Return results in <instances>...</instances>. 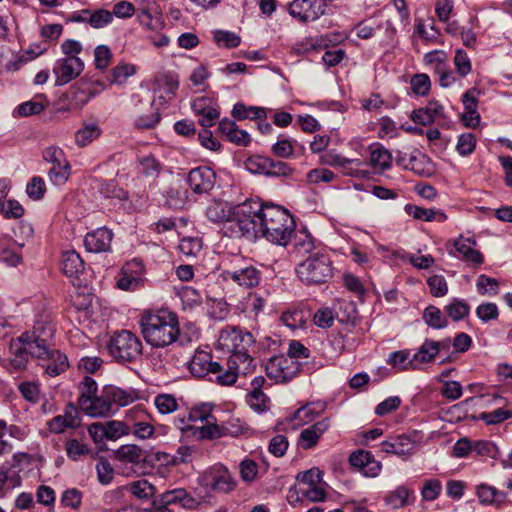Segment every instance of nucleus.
Here are the masks:
<instances>
[{
    "label": "nucleus",
    "instance_id": "f257e3e1",
    "mask_svg": "<svg viewBox=\"0 0 512 512\" xmlns=\"http://www.w3.org/2000/svg\"><path fill=\"white\" fill-rule=\"evenodd\" d=\"M240 236L248 240L258 237L286 247L292 240L296 224L289 211L280 205L246 201L237 209Z\"/></svg>",
    "mask_w": 512,
    "mask_h": 512
},
{
    "label": "nucleus",
    "instance_id": "3c124183",
    "mask_svg": "<svg viewBox=\"0 0 512 512\" xmlns=\"http://www.w3.org/2000/svg\"><path fill=\"white\" fill-rule=\"evenodd\" d=\"M363 162L360 159H349L342 157L338 168L346 176L364 177L365 172L361 169Z\"/></svg>",
    "mask_w": 512,
    "mask_h": 512
},
{
    "label": "nucleus",
    "instance_id": "ddd939ff",
    "mask_svg": "<svg viewBox=\"0 0 512 512\" xmlns=\"http://www.w3.org/2000/svg\"><path fill=\"white\" fill-rule=\"evenodd\" d=\"M216 174L208 166H199L189 171L187 183L196 194L208 193L215 185Z\"/></svg>",
    "mask_w": 512,
    "mask_h": 512
},
{
    "label": "nucleus",
    "instance_id": "6ab92c4d",
    "mask_svg": "<svg viewBox=\"0 0 512 512\" xmlns=\"http://www.w3.org/2000/svg\"><path fill=\"white\" fill-rule=\"evenodd\" d=\"M106 386L100 395L96 394L81 410L90 417H106L114 412Z\"/></svg>",
    "mask_w": 512,
    "mask_h": 512
},
{
    "label": "nucleus",
    "instance_id": "c756f323",
    "mask_svg": "<svg viewBox=\"0 0 512 512\" xmlns=\"http://www.w3.org/2000/svg\"><path fill=\"white\" fill-rule=\"evenodd\" d=\"M9 187L5 180H0V212L5 218H20L24 214V209L16 200L4 201Z\"/></svg>",
    "mask_w": 512,
    "mask_h": 512
},
{
    "label": "nucleus",
    "instance_id": "c85d7f7f",
    "mask_svg": "<svg viewBox=\"0 0 512 512\" xmlns=\"http://www.w3.org/2000/svg\"><path fill=\"white\" fill-rule=\"evenodd\" d=\"M116 459L119 462L130 463L133 466H144L145 456L141 447L135 444H126L120 446L116 453Z\"/></svg>",
    "mask_w": 512,
    "mask_h": 512
},
{
    "label": "nucleus",
    "instance_id": "aec40b11",
    "mask_svg": "<svg viewBox=\"0 0 512 512\" xmlns=\"http://www.w3.org/2000/svg\"><path fill=\"white\" fill-rule=\"evenodd\" d=\"M380 447L384 453L406 456L413 453L415 441L409 435L400 434L381 442Z\"/></svg>",
    "mask_w": 512,
    "mask_h": 512
},
{
    "label": "nucleus",
    "instance_id": "5701e85b",
    "mask_svg": "<svg viewBox=\"0 0 512 512\" xmlns=\"http://www.w3.org/2000/svg\"><path fill=\"white\" fill-rule=\"evenodd\" d=\"M290 243L292 244V254L296 257L310 254L316 248L315 239L306 228L299 230L294 228Z\"/></svg>",
    "mask_w": 512,
    "mask_h": 512
},
{
    "label": "nucleus",
    "instance_id": "052dcab7",
    "mask_svg": "<svg viewBox=\"0 0 512 512\" xmlns=\"http://www.w3.org/2000/svg\"><path fill=\"white\" fill-rule=\"evenodd\" d=\"M202 249V240L198 237H185L179 243V251L188 257L196 256Z\"/></svg>",
    "mask_w": 512,
    "mask_h": 512
},
{
    "label": "nucleus",
    "instance_id": "6e6552de",
    "mask_svg": "<svg viewBox=\"0 0 512 512\" xmlns=\"http://www.w3.org/2000/svg\"><path fill=\"white\" fill-rule=\"evenodd\" d=\"M44 161L51 164L48 178L53 185H64L71 174V166L64 151L58 146H49L43 150Z\"/></svg>",
    "mask_w": 512,
    "mask_h": 512
},
{
    "label": "nucleus",
    "instance_id": "393cba45",
    "mask_svg": "<svg viewBox=\"0 0 512 512\" xmlns=\"http://www.w3.org/2000/svg\"><path fill=\"white\" fill-rule=\"evenodd\" d=\"M192 108L199 116V123L203 127H212L220 116L219 110L215 106H212L205 97L196 99Z\"/></svg>",
    "mask_w": 512,
    "mask_h": 512
},
{
    "label": "nucleus",
    "instance_id": "69168bd1",
    "mask_svg": "<svg viewBox=\"0 0 512 512\" xmlns=\"http://www.w3.org/2000/svg\"><path fill=\"white\" fill-rule=\"evenodd\" d=\"M477 291L481 295H496L498 293L499 282L495 278L480 275L476 282Z\"/></svg>",
    "mask_w": 512,
    "mask_h": 512
},
{
    "label": "nucleus",
    "instance_id": "09e8293b",
    "mask_svg": "<svg viewBox=\"0 0 512 512\" xmlns=\"http://www.w3.org/2000/svg\"><path fill=\"white\" fill-rule=\"evenodd\" d=\"M113 22V14L106 9L90 10L88 24L94 29H101Z\"/></svg>",
    "mask_w": 512,
    "mask_h": 512
},
{
    "label": "nucleus",
    "instance_id": "4be33fe9",
    "mask_svg": "<svg viewBox=\"0 0 512 512\" xmlns=\"http://www.w3.org/2000/svg\"><path fill=\"white\" fill-rule=\"evenodd\" d=\"M444 117V107L436 100L429 101L428 104L411 113V120L417 124L427 126L432 124L437 118Z\"/></svg>",
    "mask_w": 512,
    "mask_h": 512
},
{
    "label": "nucleus",
    "instance_id": "9b49d317",
    "mask_svg": "<svg viewBox=\"0 0 512 512\" xmlns=\"http://www.w3.org/2000/svg\"><path fill=\"white\" fill-rule=\"evenodd\" d=\"M245 202L236 206H230L223 201H211L206 207V217L213 223H226L231 228V236H240L239 222L236 215L237 209L243 206Z\"/></svg>",
    "mask_w": 512,
    "mask_h": 512
},
{
    "label": "nucleus",
    "instance_id": "f8f14e48",
    "mask_svg": "<svg viewBox=\"0 0 512 512\" xmlns=\"http://www.w3.org/2000/svg\"><path fill=\"white\" fill-rule=\"evenodd\" d=\"M325 0H293L289 7V14L302 23L312 22L320 18L325 12Z\"/></svg>",
    "mask_w": 512,
    "mask_h": 512
},
{
    "label": "nucleus",
    "instance_id": "338daca9",
    "mask_svg": "<svg viewBox=\"0 0 512 512\" xmlns=\"http://www.w3.org/2000/svg\"><path fill=\"white\" fill-rule=\"evenodd\" d=\"M136 72L135 66L131 64H122L114 67L111 71V83L122 84L124 83L130 76L134 75Z\"/></svg>",
    "mask_w": 512,
    "mask_h": 512
},
{
    "label": "nucleus",
    "instance_id": "37998d69",
    "mask_svg": "<svg viewBox=\"0 0 512 512\" xmlns=\"http://www.w3.org/2000/svg\"><path fill=\"white\" fill-rule=\"evenodd\" d=\"M444 311L453 321H461L469 315V304L458 298H454L449 304L444 307Z\"/></svg>",
    "mask_w": 512,
    "mask_h": 512
},
{
    "label": "nucleus",
    "instance_id": "5fc2aeb1",
    "mask_svg": "<svg viewBox=\"0 0 512 512\" xmlns=\"http://www.w3.org/2000/svg\"><path fill=\"white\" fill-rule=\"evenodd\" d=\"M476 316L483 323L497 320L499 317L498 306L493 302H484L477 306L475 310Z\"/></svg>",
    "mask_w": 512,
    "mask_h": 512
},
{
    "label": "nucleus",
    "instance_id": "a211bd4d",
    "mask_svg": "<svg viewBox=\"0 0 512 512\" xmlns=\"http://www.w3.org/2000/svg\"><path fill=\"white\" fill-rule=\"evenodd\" d=\"M330 419L328 417L303 429L298 438V445L305 450L315 447L322 435L329 429Z\"/></svg>",
    "mask_w": 512,
    "mask_h": 512
},
{
    "label": "nucleus",
    "instance_id": "0e129e2a",
    "mask_svg": "<svg viewBox=\"0 0 512 512\" xmlns=\"http://www.w3.org/2000/svg\"><path fill=\"white\" fill-rule=\"evenodd\" d=\"M509 418H512V411L503 408H498L491 412H482L479 419L488 425L499 424Z\"/></svg>",
    "mask_w": 512,
    "mask_h": 512
},
{
    "label": "nucleus",
    "instance_id": "412c9836",
    "mask_svg": "<svg viewBox=\"0 0 512 512\" xmlns=\"http://www.w3.org/2000/svg\"><path fill=\"white\" fill-rule=\"evenodd\" d=\"M36 358L45 361L42 366L45 372L51 377H56L64 373L69 366L66 355L54 348H50L47 355Z\"/></svg>",
    "mask_w": 512,
    "mask_h": 512
},
{
    "label": "nucleus",
    "instance_id": "c9c22d12",
    "mask_svg": "<svg viewBox=\"0 0 512 512\" xmlns=\"http://www.w3.org/2000/svg\"><path fill=\"white\" fill-rule=\"evenodd\" d=\"M387 364L399 371L416 370L413 355L408 350L395 351L389 354Z\"/></svg>",
    "mask_w": 512,
    "mask_h": 512
},
{
    "label": "nucleus",
    "instance_id": "864d4df0",
    "mask_svg": "<svg viewBox=\"0 0 512 512\" xmlns=\"http://www.w3.org/2000/svg\"><path fill=\"white\" fill-rule=\"evenodd\" d=\"M129 491L139 499H149L155 494V487L147 480H137L129 486Z\"/></svg>",
    "mask_w": 512,
    "mask_h": 512
},
{
    "label": "nucleus",
    "instance_id": "c03bdc74",
    "mask_svg": "<svg viewBox=\"0 0 512 512\" xmlns=\"http://www.w3.org/2000/svg\"><path fill=\"white\" fill-rule=\"evenodd\" d=\"M79 389L80 396L78 398V405L81 409L97 394L98 386L92 377L85 376L79 384Z\"/></svg>",
    "mask_w": 512,
    "mask_h": 512
},
{
    "label": "nucleus",
    "instance_id": "bb28decb",
    "mask_svg": "<svg viewBox=\"0 0 512 512\" xmlns=\"http://www.w3.org/2000/svg\"><path fill=\"white\" fill-rule=\"evenodd\" d=\"M227 275L235 283L244 288L256 287L260 283L261 279V272L253 266L227 272Z\"/></svg>",
    "mask_w": 512,
    "mask_h": 512
},
{
    "label": "nucleus",
    "instance_id": "f03ea898",
    "mask_svg": "<svg viewBox=\"0 0 512 512\" xmlns=\"http://www.w3.org/2000/svg\"><path fill=\"white\" fill-rule=\"evenodd\" d=\"M139 325L145 341L157 348L171 345L180 333L177 315L167 310L144 312Z\"/></svg>",
    "mask_w": 512,
    "mask_h": 512
},
{
    "label": "nucleus",
    "instance_id": "e433bc0d",
    "mask_svg": "<svg viewBox=\"0 0 512 512\" xmlns=\"http://www.w3.org/2000/svg\"><path fill=\"white\" fill-rule=\"evenodd\" d=\"M27 347L28 345L18 338L11 342L10 350L13 354V358L10 363L16 370H22L26 367L28 355H30V351Z\"/></svg>",
    "mask_w": 512,
    "mask_h": 512
},
{
    "label": "nucleus",
    "instance_id": "49530a36",
    "mask_svg": "<svg viewBox=\"0 0 512 512\" xmlns=\"http://www.w3.org/2000/svg\"><path fill=\"white\" fill-rule=\"evenodd\" d=\"M193 435L200 440H214L223 436L222 427L215 423L206 422V425L194 427Z\"/></svg>",
    "mask_w": 512,
    "mask_h": 512
},
{
    "label": "nucleus",
    "instance_id": "a18cd8bd",
    "mask_svg": "<svg viewBox=\"0 0 512 512\" xmlns=\"http://www.w3.org/2000/svg\"><path fill=\"white\" fill-rule=\"evenodd\" d=\"M436 355L437 352L434 348L433 340L426 339L417 352L413 354L416 369H418L421 364L432 361Z\"/></svg>",
    "mask_w": 512,
    "mask_h": 512
},
{
    "label": "nucleus",
    "instance_id": "774afa93",
    "mask_svg": "<svg viewBox=\"0 0 512 512\" xmlns=\"http://www.w3.org/2000/svg\"><path fill=\"white\" fill-rule=\"evenodd\" d=\"M454 65L461 77L467 76L472 70L469 56L463 49H457L454 56Z\"/></svg>",
    "mask_w": 512,
    "mask_h": 512
},
{
    "label": "nucleus",
    "instance_id": "20e7f679",
    "mask_svg": "<svg viewBox=\"0 0 512 512\" xmlns=\"http://www.w3.org/2000/svg\"><path fill=\"white\" fill-rule=\"evenodd\" d=\"M109 354L121 364L137 361L143 352L140 338L129 330L115 332L107 344Z\"/></svg>",
    "mask_w": 512,
    "mask_h": 512
},
{
    "label": "nucleus",
    "instance_id": "13d9d810",
    "mask_svg": "<svg viewBox=\"0 0 512 512\" xmlns=\"http://www.w3.org/2000/svg\"><path fill=\"white\" fill-rule=\"evenodd\" d=\"M46 192V184L42 177L34 176L27 183L26 193L33 200H41Z\"/></svg>",
    "mask_w": 512,
    "mask_h": 512
},
{
    "label": "nucleus",
    "instance_id": "de8ad7c7",
    "mask_svg": "<svg viewBox=\"0 0 512 512\" xmlns=\"http://www.w3.org/2000/svg\"><path fill=\"white\" fill-rule=\"evenodd\" d=\"M154 404L161 414H171L178 409V401L172 394L163 393L158 394L154 398Z\"/></svg>",
    "mask_w": 512,
    "mask_h": 512
},
{
    "label": "nucleus",
    "instance_id": "72a5a7b5",
    "mask_svg": "<svg viewBox=\"0 0 512 512\" xmlns=\"http://www.w3.org/2000/svg\"><path fill=\"white\" fill-rule=\"evenodd\" d=\"M407 170H410L421 177H429L434 173L432 162L418 149H414V156H412L411 163Z\"/></svg>",
    "mask_w": 512,
    "mask_h": 512
},
{
    "label": "nucleus",
    "instance_id": "473e14b6",
    "mask_svg": "<svg viewBox=\"0 0 512 512\" xmlns=\"http://www.w3.org/2000/svg\"><path fill=\"white\" fill-rule=\"evenodd\" d=\"M414 500V493L405 486H399L395 490L390 491L386 497V504L392 509H399L408 505Z\"/></svg>",
    "mask_w": 512,
    "mask_h": 512
},
{
    "label": "nucleus",
    "instance_id": "f3484780",
    "mask_svg": "<svg viewBox=\"0 0 512 512\" xmlns=\"http://www.w3.org/2000/svg\"><path fill=\"white\" fill-rule=\"evenodd\" d=\"M112 239V231L106 227H102L86 234L84 238V246L89 252H107L110 250Z\"/></svg>",
    "mask_w": 512,
    "mask_h": 512
},
{
    "label": "nucleus",
    "instance_id": "680f3d73",
    "mask_svg": "<svg viewBox=\"0 0 512 512\" xmlns=\"http://www.w3.org/2000/svg\"><path fill=\"white\" fill-rule=\"evenodd\" d=\"M47 106V103L44 104L41 101H38L36 99L29 100L26 102L21 103L16 108V113L18 116L21 117H27L31 115H36L41 113L45 107Z\"/></svg>",
    "mask_w": 512,
    "mask_h": 512
},
{
    "label": "nucleus",
    "instance_id": "8fccbe9b",
    "mask_svg": "<svg viewBox=\"0 0 512 512\" xmlns=\"http://www.w3.org/2000/svg\"><path fill=\"white\" fill-rule=\"evenodd\" d=\"M213 39L217 46L223 48H235L241 42L240 36L234 32L226 30H215L213 32Z\"/></svg>",
    "mask_w": 512,
    "mask_h": 512
},
{
    "label": "nucleus",
    "instance_id": "39448f33",
    "mask_svg": "<svg viewBox=\"0 0 512 512\" xmlns=\"http://www.w3.org/2000/svg\"><path fill=\"white\" fill-rule=\"evenodd\" d=\"M296 273L307 285L325 283L332 276L331 261L325 254L314 253L297 265Z\"/></svg>",
    "mask_w": 512,
    "mask_h": 512
},
{
    "label": "nucleus",
    "instance_id": "1a4fd4ad",
    "mask_svg": "<svg viewBox=\"0 0 512 512\" xmlns=\"http://www.w3.org/2000/svg\"><path fill=\"white\" fill-rule=\"evenodd\" d=\"M229 354L228 359L225 361L226 367H224L222 374L217 376V382L221 385L234 384L240 374H248L253 367L254 360L249 355L248 350Z\"/></svg>",
    "mask_w": 512,
    "mask_h": 512
},
{
    "label": "nucleus",
    "instance_id": "cd10ccee",
    "mask_svg": "<svg viewBox=\"0 0 512 512\" xmlns=\"http://www.w3.org/2000/svg\"><path fill=\"white\" fill-rule=\"evenodd\" d=\"M106 389L114 411L117 410L118 407L127 406L139 399L138 392L133 388L123 389L113 385H106Z\"/></svg>",
    "mask_w": 512,
    "mask_h": 512
},
{
    "label": "nucleus",
    "instance_id": "6e6d98bb",
    "mask_svg": "<svg viewBox=\"0 0 512 512\" xmlns=\"http://www.w3.org/2000/svg\"><path fill=\"white\" fill-rule=\"evenodd\" d=\"M141 173L146 177L156 178L160 174L161 164L152 155H146L139 159Z\"/></svg>",
    "mask_w": 512,
    "mask_h": 512
},
{
    "label": "nucleus",
    "instance_id": "a19ab883",
    "mask_svg": "<svg viewBox=\"0 0 512 512\" xmlns=\"http://www.w3.org/2000/svg\"><path fill=\"white\" fill-rule=\"evenodd\" d=\"M179 297L182 301L183 308L186 310H193L200 307L203 303V297L200 291L191 286L181 288Z\"/></svg>",
    "mask_w": 512,
    "mask_h": 512
},
{
    "label": "nucleus",
    "instance_id": "4c0bfd02",
    "mask_svg": "<svg viewBox=\"0 0 512 512\" xmlns=\"http://www.w3.org/2000/svg\"><path fill=\"white\" fill-rule=\"evenodd\" d=\"M308 319V314L299 308H292L284 311L281 315V321L292 330L303 328Z\"/></svg>",
    "mask_w": 512,
    "mask_h": 512
},
{
    "label": "nucleus",
    "instance_id": "ea45409f",
    "mask_svg": "<svg viewBox=\"0 0 512 512\" xmlns=\"http://www.w3.org/2000/svg\"><path fill=\"white\" fill-rule=\"evenodd\" d=\"M424 322L434 329H443L448 326V319L441 310L433 305L426 307L423 312Z\"/></svg>",
    "mask_w": 512,
    "mask_h": 512
},
{
    "label": "nucleus",
    "instance_id": "9d476101",
    "mask_svg": "<svg viewBox=\"0 0 512 512\" xmlns=\"http://www.w3.org/2000/svg\"><path fill=\"white\" fill-rule=\"evenodd\" d=\"M255 340L250 332H245L237 327L224 328L218 337L216 349L226 353L248 350Z\"/></svg>",
    "mask_w": 512,
    "mask_h": 512
},
{
    "label": "nucleus",
    "instance_id": "423d86ee",
    "mask_svg": "<svg viewBox=\"0 0 512 512\" xmlns=\"http://www.w3.org/2000/svg\"><path fill=\"white\" fill-rule=\"evenodd\" d=\"M201 484L215 493L230 494L238 482L225 465L217 463L202 473Z\"/></svg>",
    "mask_w": 512,
    "mask_h": 512
},
{
    "label": "nucleus",
    "instance_id": "4468645a",
    "mask_svg": "<svg viewBox=\"0 0 512 512\" xmlns=\"http://www.w3.org/2000/svg\"><path fill=\"white\" fill-rule=\"evenodd\" d=\"M83 62L77 56L59 59L55 62L53 73L56 85L62 86L75 79L83 70Z\"/></svg>",
    "mask_w": 512,
    "mask_h": 512
},
{
    "label": "nucleus",
    "instance_id": "f704fd0d",
    "mask_svg": "<svg viewBox=\"0 0 512 512\" xmlns=\"http://www.w3.org/2000/svg\"><path fill=\"white\" fill-rule=\"evenodd\" d=\"M325 409L326 404L323 402L308 403L294 412L293 419L298 420L302 424H306L322 414Z\"/></svg>",
    "mask_w": 512,
    "mask_h": 512
},
{
    "label": "nucleus",
    "instance_id": "58836bf2",
    "mask_svg": "<svg viewBox=\"0 0 512 512\" xmlns=\"http://www.w3.org/2000/svg\"><path fill=\"white\" fill-rule=\"evenodd\" d=\"M101 135L100 127L95 124H86L75 133V143L79 147H85Z\"/></svg>",
    "mask_w": 512,
    "mask_h": 512
},
{
    "label": "nucleus",
    "instance_id": "79ce46f5",
    "mask_svg": "<svg viewBox=\"0 0 512 512\" xmlns=\"http://www.w3.org/2000/svg\"><path fill=\"white\" fill-rule=\"evenodd\" d=\"M196 452L197 448L195 446L181 445L178 447L174 455L163 453L162 457L167 464L178 465L190 462L192 460V456Z\"/></svg>",
    "mask_w": 512,
    "mask_h": 512
},
{
    "label": "nucleus",
    "instance_id": "0eeeda50",
    "mask_svg": "<svg viewBox=\"0 0 512 512\" xmlns=\"http://www.w3.org/2000/svg\"><path fill=\"white\" fill-rule=\"evenodd\" d=\"M303 364L284 355L271 357L266 365L267 377L275 383L285 384L296 378L302 371Z\"/></svg>",
    "mask_w": 512,
    "mask_h": 512
},
{
    "label": "nucleus",
    "instance_id": "b1692460",
    "mask_svg": "<svg viewBox=\"0 0 512 512\" xmlns=\"http://www.w3.org/2000/svg\"><path fill=\"white\" fill-rule=\"evenodd\" d=\"M475 245L474 240L462 236L454 242V247L463 261L472 266H480L484 262V257L480 251L473 247Z\"/></svg>",
    "mask_w": 512,
    "mask_h": 512
},
{
    "label": "nucleus",
    "instance_id": "7c9ffc66",
    "mask_svg": "<svg viewBox=\"0 0 512 512\" xmlns=\"http://www.w3.org/2000/svg\"><path fill=\"white\" fill-rule=\"evenodd\" d=\"M62 271L68 277H76L84 271V261L76 251H66L62 254Z\"/></svg>",
    "mask_w": 512,
    "mask_h": 512
},
{
    "label": "nucleus",
    "instance_id": "4d7b16f0",
    "mask_svg": "<svg viewBox=\"0 0 512 512\" xmlns=\"http://www.w3.org/2000/svg\"><path fill=\"white\" fill-rule=\"evenodd\" d=\"M239 473L243 482L250 484L258 475V464L249 458L243 459L239 464Z\"/></svg>",
    "mask_w": 512,
    "mask_h": 512
},
{
    "label": "nucleus",
    "instance_id": "603ef678",
    "mask_svg": "<svg viewBox=\"0 0 512 512\" xmlns=\"http://www.w3.org/2000/svg\"><path fill=\"white\" fill-rule=\"evenodd\" d=\"M477 94H479V91L475 88H472L466 91L462 96V102L465 111H467V114H469L471 117L474 116L475 118V122L472 123V125H478L480 122V115L477 113ZM469 124H471V122Z\"/></svg>",
    "mask_w": 512,
    "mask_h": 512
},
{
    "label": "nucleus",
    "instance_id": "a878e982",
    "mask_svg": "<svg viewBox=\"0 0 512 512\" xmlns=\"http://www.w3.org/2000/svg\"><path fill=\"white\" fill-rule=\"evenodd\" d=\"M369 150V164L375 171L383 172L391 168L393 156L388 149L375 143L369 147Z\"/></svg>",
    "mask_w": 512,
    "mask_h": 512
},
{
    "label": "nucleus",
    "instance_id": "dca6fc26",
    "mask_svg": "<svg viewBox=\"0 0 512 512\" xmlns=\"http://www.w3.org/2000/svg\"><path fill=\"white\" fill-rule=\"evenodd\" d=\"M211 355L205 351H197L192 357L189 365L190 372L195 377H203L208 373L222 374L224 366L218 362H213Z\"/></svg>",
    "mask_w": 512,
    "mask_h": 512
},
{
    "label": "nucleus",
    "instance_id": "e2e57ef3",
    "mask_svg": "<svg viewBox=\"0 0 512 512\" xmlns=\"http://www.w3.org/2000/svg\"><path fill=\"white\" fill-rule=\"evenodd\" d=\"M293 169L285 162L269 158L266 176L269 177H288L292 174Z\"/></svg>",
    "mask_w": 512,
    "mask_h": 512
},
{
    "label": "nucleus",
    "instance_id": "2f4dec72",
    "mask_svg": "<svg viewBox=\"0 0 512 512\" xmlns=\"http://www.w3.org/2000/svg\"><path fill=\"white\" fill-rule=\"evenodd\" d=\"M476 494L481 504L494 505L503 503L506 499V494L496 487L482 483L476 487Z\"/></svg>",
    "mask_w": 512,
    "mask_h": 512
},
{
    "label": "nucleus",
    "instance_id": "2eb2a0df",
    "mask_svg": "<svg viewBox=\"0 0 512 512\" xmlns=\"http://www.w3.org/2000/svg\"><path fill=\"white\" fill-rule=\"evenodd\" d=\"M144 266L140 260L134 259L122 268V276L117 281V287L124 291H134L142 285Z\"/></svg>",
    "mask_w": 512,
    "mask_h": 512
},
{
    "label": "nucleus",
    "instance_id": "bf43d9fd",
    "mask_svg": "<svg viewBox=\"0 0 512 512\" xmlns=\"http://www.w3.org/2000/svg\"><path fill=\"white\" fill-rule=\"evenodd\" d=\"M65 451L68 458L77 461L80 457L89 454L90 448L76 439H69L65 444Z\"/></svg>",
    "mask_w": 512,
    "mask_h": 512
},
{
    "label": "nucleus",
    "instance_id": "7ed1b4c3",
    "mask_svg": "<svg viewBox=\"0 0 512 512\" xmlns=\"http://www.w3.org/2000/svg\"><path fill=\"white\" fill-rule=\"evenodd\" d=\"M55 328L50 315L42 314L36 319L33 329L23 333L18 339L28 345L32 357L47 355L50 348H53L52 340Z\"/></svg>",
    "mask_w": 512,
    "mask_h": 512
}]
</instances>
